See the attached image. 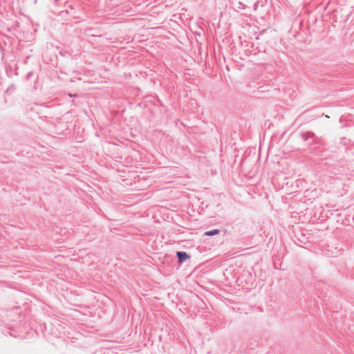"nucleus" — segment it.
<instances>
[{
  "label": "nucleus",
  "instance_id": "obj_1",
  "mask_svg": "<svg viewBox=\"0 0 354 354\" xmlns=\"http://www.w3.org/2000/svg\"><path fill=\"white\" fill-rule=\"evenodd\" d=\"M176 254L178 258L179 263H182L189 259V256L185 252H177Z\"/></svg>",
  "mask_w": 354,
  "mask_h": 354
},
{
  "label": "nucleus",
  "instance_id": "obj_2",
  "mask_svg": "<svg viewBox=\"0 0 354 354\" xmlns=\"http://www.w3.org/2000/svg\"><path fill=\"white\" fill-rule=\"evenodd\" d=\"M220 232H221V230H217V229H214V230H210V231L205 232L204 233V235H205V236H214V235L219 234Z\"/></svg>",
  "mask_w": 354,
  "mask_h": 354
},
{
  "label": "nucleus",
  "instance_id": "obj_3",
  "mask_svg": "<svg viewBox=\"0 0 354 354\" xmlns=\"http://www.w3.org/2000/svg\"><path fill=\"white\" fill-rule=\"evenodd\" d=\"M234 6L237 8V9H239V10H243L245 8V5L243 4V3L239 1V2H236V3H234Z\"/></svg>",
  "mask_w": 354,
  "mask_h": 354
},
{
  "label": "nucleus",
  "instance_id": "obj_4",
  "mask_svg": "<svg viewBox=\"0 0 354 354\" xmlns=\"http://www.w3.org/2000/svg\"><path fill=\"white\" fill-rule=\"evenodd\" d=\"M258 5H259V1H257L254 4V9L256 10L257 7H258Z\"/></svg>",
  "mask_w": 354,
  "mask_h": 354
}]
</instances>
